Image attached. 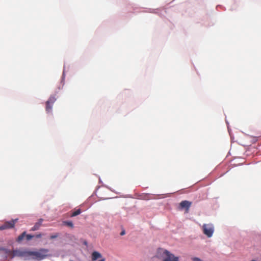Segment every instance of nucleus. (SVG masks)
<instances>
[{"label": "nucleus", "mask_w": 261, "mask_h": 261, "mask_svg": "<svg viewBox=\"0 0 261 261\" xmlns=\"http://www.w3.org/2000/svg\"><path fill=\"white\" fill-rule=\"evenodd\" d=\"M49 250L47 249L41 248L38 251H32L28 250V259H33L36 260H42L48 256Z\"/></svg>", "instance_id": "f257e3e1"}, {"label": "nucleus", "mask_w": 261, "mask_h": 261, "mask_svg": "<svg viewBox=\"0 0 261 261\" xmlns=\"http://www.w3.org/2000/svg\"><path fill=\"white\" fill-rule=\"evenodd\" d=\"M159 252L163 261H179L178 257L175 256L167 250L161 249Z\"/></svg>", "instance_id": "f03ea898"}, {"label": "nucleus", "mask_w": 261, "mask_h": 261, "mask_svg": "<svg viewBox=\"0 0 261 261\" xmlns=\"http://www.w3.org/2000/svg\"><path fill=\"white\" fill-rule=\"evenodd\" d=\"M203 233L208 238H210L213 236L214 231V227L212 224H204L202 226Z\"/></svg>", "instance_id": "7ed1b4c3"}, {"label": "nucleus", "mask_w": 261, "mask_h": 261, "mask_svg": "<svg viewBox=\"0 0 261 261\" xmlns=\"http://www.w3.org/2000/svg\"><path fill=\"white\" fill-rule=\"evenodd\" d=\"M28 250L26 249H16L12 251L11 254L12 257L18 256L24 257L25 260L28 259Z\"/></svg>", "instance_id": "20e7f679"}, {"label": "nucleus", "mask_w": 261, "mask_h": 261, "mask_svg": "<svg viewBox=\"0 0 261 261\" xmlns=\"http://www.w3.org/2000/svg\"><path fill=\"white\" fill-rule=\"evenodd\" d=\"M17 221L18 219H13L10 221H6L3 225L0 226V230L14 228Z\"/></svg>", "instance_id": "39448f33"}, {"label": "nucleus", "mask_w": 261, "mask_h": 261, "mask_svg": "<svg viewBox=\"0 0 261 261\" xmlns=\"http://www.w3.org/2000/svg\"><path fill=\"white\" fill-rule=\"evenodd\" d=\"M191 204L192 203L189 201L184 200L179 203V207L181 209L185 208L186 212L188 213Z\"/></svg>", "instance_id": "423d86ee"}, {"label": "nucleus", "mask_w": 261, "mask_h": 261, "mask_svg": "<svg viewBox=\"0 0 261 261\" xmlns=\"http://www.w3.org/2000/svg\"><path fill=\"white\" fill-rule=\"evenodd\" d=\"M43 221V219H41V218L39 219L38 221L35 224L34 226L31 228L30 230L31 231H35V230H38L39 229V228L40 227V226L42 225Z\"/></svg>", "instance_id": "0eeeda50"}, {"label": "nucleus", "mask_w": 261, "mask_h": 261, "mask_svg": "<svg viewBox=\"0 0 261 261\" xmlns=\"http://www.w3.org/2000/svg\"><path fill=\"white\" fill-rule=\"evenodd\" d=\"M101 255L100 253L97 251H94L92 253V260H96L97 259L100 258Z\"/></svg>", "instance_id": "6e6552de"}, {"label": "nucleus", "mask_w": 261, "mask_h": 261, "mask_svg": "<svg viewBox=\"0 0 261 261\" xmlns=\"http://www.w3.org/2000/svg\"><path fill=\"white\" fill-rule=\"evenodd\" d=\"M26 232H23L20 235H19L16 239V241L18 243H20L25 237Z\"/></svg>", "instance_id": "1a4fd4ad"}, {"label": "nucleus", "mask_w": 261, "mask_h": 261, "mask_svg": "<svg viewBox=\"0 0 261 261\" xmlns=\"http://www.w3.org/2000/svg\"><path fill=\"white\" fill-rule=\"evenodd\" d=\"M53 105L51 103H48L47 102H46V108L45 110L47 113H50L51 111Z\"/></svg>", "instance_id": "9d476101"}, {"label": "nucleus", "mask_w": 261, "mask_h": 261, "mask_svg": "<svg viewBox=\"0 0 261 261\" xmlns=\"http://www.w3.org/2000/svg\"><path fill=\"white\" fill-rule=\"evenodd\" d=\"M81 213V209L79 208L72 212V213L71 214V217L76 216L80 215Z\"/></svg>", "instance_id": "9b49d317"}, {"label": "nucleus", "mask_w": 261, "mask_h": 261, "mask_svg": "<svg viewBox=\"0 0 261 261\" xmlns=\"http://www.w3.org/2000/svg\"><path fill=\"white\" fill-rule=\"evenodd\" d=\"M56 100V98L55 96H51L46 102H47L48 103H51V105H53Z\"/></svg>", "instance_id": "f8f14e48"}, {"label": "nucleus", "mask_w": 261, "mask_h": 261, "mask_svg": "<svg viewBox=\"0 0 261 261\" xmlns=\"http://www.w3.org/2000/svg\"><path fill=\"white\" fill-rule=\"evenodd\" d=\"M64 224L67 226H69L71 228H73V223L71 222V221H64Z\"/></svg>", "instance_id": "ddd939ff"}, {"label": "nucleus", "mask_w": 261, "mask_h": 261, "mask_svg": "<svg viewBox=\"0 0 261 261\" xmlns=\"http://www.w3.org/2000/svg\"><path fill=\"white\" fill-rule=\"evenodd\" d=\"M34 237V236L31 235V234H26V236H25L26 239L28 241H29V240H31Z\"/></svg>", "instance_id": "4468645a"}, {"label": "nucleus", "mask_w": 261, "mask_h": 261, "mask_svg": "<svg viewBox=\"0 0 261 261\" xmlns=\"http://www.w3.org/2000/svg\"><path fill=\"white\" fill-rule=\"evenodd\" d=\"M58 237V233H55V234L50 236V239H54L57 238Z\"/></svg>", "instance_id": "2eb2a0df"}, {"label": "nucleus", "mask_w": 261, "mask_h": 261, "mask_svg": "<svg viewBox=\"0 0 261 261\" xmlns=\"http://www.w3.org/2000/svg\"><path fill=\"white\" fill-rule=\"evenodd\" d=\"M34 237H35L37 238H41L42 237V234L41 233H38V234L34 236Z\"/></svg>", "instance_id": "dca6fc26"}, {"label": "nucleus", "mask_w": 261, "mask_h": 261, "mask_svg": "<svg viewBox=\"0 0 261 261\" xmlns=\"http://www.w3.org/2000/svg\"><path fill=\"white\" fill-rule=\"evenodd\" d=\"M124 234H125V231H124V230H123V231H121V232L120 233V235H121V236H123V235H124Z\"/></svg>", "instance_id": "f3484780"}, {"label": "nucleus", "mask_w": 261, "mask_h": 261, "mask_svg": "<svg viewBox=\"0 0 261 261\" xmlns=\"http://www.w3.org/2000/svg\"><path fill=\"white\" fill-rule=\"evenodd\" d=\"M70 261H73V260H71Z\"/></svg>", "instance_id": "a211bd4d"}]
</instances>
